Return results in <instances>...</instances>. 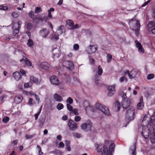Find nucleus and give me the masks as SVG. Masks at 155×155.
<instances>
[{
    "mask_svg": "<svg viewBox=\"0 0 155 155\" xmlns=\"http://www.w3.org/2000/svg\"><path fill=\"white\" fill-rule=\"evenodd\" d=\"M79 45L78 44H75L74 45L73 48L74 50H77L79 49Z\"/></svg>",
    "mask_w": 155,
    "mask_h": 155,
    "instance_id": "nucleus-55",
    "label": "nucleus"
},
{
    "mask_svg": "<svg viewBox=\"0 0 155 155\" xmlns=\"http://www.w3.org/2000/svg\"><path fill=\"white\" fill-rule=\"evenodd\" d=\"M50 79L51 82L53 84L58 85L61 83V81L59 80L58 78L55 76H51Z\"/></svg>",
    "mask_w": 155,
    "mask_h": 155,
    "instance_id": "nucleus-8",
    "label": "nucleus"
},
{
    "mask_svg": "<svg viewBox=\"0 0 155 155\" xmlns=\"http://www.w3.org/2000/svg\"><path fill=\"white\" fill-rule=\"evenodd\" d=\"M28 15L29 17L31 18H32L33 20H36V18H37V15H34V12L32 11H30L28 13Z\"/></svg>",
    "mask_w": 155,
    "mask_h": 155,
    "instance_id": "nucleus-24",
    "label": "nucleus"
},
{
    "mask_svg": "<svg viewBox=\"0 0 155 155\" xmlns=\"http://www.w3.org/2000/svg\"><path fill=\"white\" fill-rule=\"evenodd\" d=\"M22 24V23L20 21H18L17 22H13L12 30L13 35H15L18 33Z\"/></svg>",
    "mask_w": 155,
    "mask_h": 155,
    "instance_id": "nucleus-3",
    "label": "nucleus"
},
{
    "mask_svg": "<svg viewBox=\"0 0 155 155\" xmlns=\"http://www.w3.org/2000/svg\"><path fill=\"white\" fill-rule=\"evenodd\" d=\"M66 102L69 103V104H71L72 103L73 101L71 97H69L66 100Z\"/></svg>",
    "mask_w": 155,
    "mask_h": 155,
    "instance_id": "nucleus-50",
    "label": "nucleus"
},
{
    "mask_svg": "<svg viewBox=\"0 0 155 155\" xmlns=\"http://www.w3.org/2000/svg\"><path fill=\"white\" fill-rule=\"evenodd\" d=\"M49 31L46 29H43L40 31V34L43 38H45L48 35Z\"/></svg>",
    "mask_w": 155,
    "mask_h": 155,
    "instance_id": "nucleus-14",
    "label": "nucleus"
},
{
    "mask_svg": "<svg viewBox=\"0 0 155 155\" xmlns=\"http://www.w3.org/2000/svg\"><path fill=\"white\" fill-rule=\"evenodd\" d=\"M43 18L44 21L46 22H47V21L50 19L48 17V16H45Z\"/></svg>",
    "mask_w": 155,
    "mask_h": 155,
    "instance_id": "nucleus-63",
    "label": "nucleus"
},
{
    "mask_svg": "<svg viewBox=\"0 0 155 155\" xmlns=\"http://www.w3.org/2000/svg\"><path fill=\"white\" fill-rule=\"evenodd\" d=\"M107 90L108 91L107 94L108 96H113L115 93V86L113 85L108 86L107 87Z\"/></svg>",
    "mask_w": 155,
    "mask_h": 155,
    "instance_id": "nucleus-10",
    "label": "nucleus"
},
{
    "mask_svg": "<svg viewBox=\"0 0 155 155\" xmlns=\"http://www.w3.org/2000/svg\"><path fill=\"white\" fill-rule=\"evenodd\" d=\"M94 107L97 109L101 110L106 115L109 116L110 114V112L108 107L99 103H96Z\"/></svg>",
    "mask_w": 155,
    "mask_h": 155,
    "instance_id": "nucleus-4",
    "label": "nucleus"
},
{
    "mask_svg": "<svg viewBox=\"0 0 155 155\" xmlns=\"http://www.w3.org/2000/svg\"><path fill=\"white\" fill-rule=\"evenodd\" d=\"M37 148H38V153H39V155H42L43 154V153L41 151V147L38 145H37Z\"/></svg>",
    "mask_w": 155,
    "mask_h": 155,
    "instance_id": "nucleus-45",
    "label": "nucleus"
},
{
    "mask_svg": "<svg viewBox=\"0 0 155 155\" xmlns=\"http://www.w3.org/2000/svg\"><path fill=\"white\" fill-rule=\"evenodd\" d=\"M45 119L44 118H40L39 120V122L42 125H43V124L45 121Z\"/></svg>",
    "mask_w": 155,
    "mask_h": 155,
    "instance_id": "nucleus-53",
    "label": "nucleus"
},
{
    "mask_svg": "<svg viewBox=\"0 0 155 155\" xmlns=\"http://www.w3.org/2000/svg\"><path fill=\"white\" fill-rule=\"evenodd\" d=\"M124 75H126L127 74H128V75L129 78H131V74L129 72V71L126 70L124 71Z\"/></svg>",
    "mask_w": 155,
    "mask_h": 155,
    "instance_id": "nucleus-59",
    "label": "nucleus"
},
{
    "mask_svg": "<svg viewBox=\"0 0 155 155\" xmlns=\"http://www.w3.org/2000/svg\"><path fill=\"white\" fill-rule=\"evenodd\" d=\"M30 80L37 85H39L40 84L41 81L39 80L38 78L34 76H30Z\"/></svg>",
    "mask_w": 155,
    "mask_h": 155,
    "instance_id": "nucleus-19",
    "label": "nucleus"
},
{
    "mask_svg": "<svg viewBox=\"0 0 155 155\" xmlns=\"http://www.w3.org/2000/svg\"><path fill=\"white\" fill-rule=\"evenodd\" d=\"M73 136L76 138H80L81 137V134L76 132H73L72 133Z\"/></svg>",
    "mask_w": 155,
    "mask_h": 155,
    "instance_id": "nucleus-38",
    "label": "nucleus"
},
{
    "mask_svg": "<svg viewBox=\"0 0 155 155\" xmlns=\"http://www.w3.org/2000/svg\"><path fill=\"white\" fill-rule=\"evenodd\" d=\"M136 148V146L135 145H134L131 147L130 149L132 151V155H136V153L135 152Z\"/></svg>",
    "mask_w": 155,
    "mask_h": 155,
    "instance_id": "nucleus-26",
    "label": "nucleus"
},
{
    "mask_svg": "<svg viewBox=\"0 0 155 155\" xmlns=\"http://www.w3.org/2000/svg\"><path fill=\"white\" fill-rule=\"evenodd\" d=\"M107 63L110 62L112 58V56L110 54H108L107 56Z\"/></svg>",
    "mask_w": 155,
    "mask_h": 155,
    "instance_id": "nucleus-34",
    "label": "nucleus"
},
{
    "mask_svg": "<svg viewBox=\"0 0 155 155\" xmlns=\"http://www.w3.org/2000/svg\"><path fill=\"white\" fill-rule=\"evenodd\" d=\"M38 20L39 21H41V22H42L43 20V18H41V17L39 16L38 15L37 16V18H36V20Z\"/></svg>",
    "mask_w": 155,
    "mask_h": 155,
    "instance_id": "nucleus-61",
    "label": "nucleus"
},
{
    "mask_svg": "<svg viewBox=\"0 0 155 155\" xmlns=\"http://www.w3.org/2000/svg\"><path fill=\"white\" fill-rule=\"evenodd\" d=\"M34 136V135H29L27 134L25 135V137L26 139H28L33 138Z\"/></svg>",
    "mask_w": 155,
    "mask_h": 155,
    "instance_id": "nucleus-49",
    "label": "nucleus"
},
{
    "mask_svg": "<svg viewBox=\"0 0 155 155\" xmlns=\"http://www.w3.org/2000/svg\"><path fill=\"white\" fill-rule=\"evenodd\" d=\"M148 27L149 31H150L153 34L155 35V22H149Z\"/></svg>",
    "mask_w": 155,
    "mask_h": 155,
    "instance_id": "nucleus-9",
    "label": "nucleus"
},
{
    "mask_svg": "<svg viewBox=\"0 0 155 155\" xmlns=\"http://www.w3.org/2000/svg\"><path fill=\"white\" fill-rule=\"evenodd\" d=\"M9 120V118L8 117H5L2 119V122L4 123H7Z\"/></svg>",
    "mask_w": 155,
    "mask_h": 155,
    "instance_id": "nucleus-47",
    "label": "nucleus"
},
{
    "mask_svg": "<svg viewBox=\"0 0 155 155\" xmlns=\"http://www.w3.org/2000/svg\"><path fill=\"white\" fill-rule=\"evenodd\" d=\"M64 107L63 105L61 103H59L58 104L57 106V108L58 110H61Z\"/></svg>",
    "mask_w": 155,
    "mask_h": 155,
    "instance_id": "nucleus-42",
    "label": "nucleus"
},
{
    "mask_svg": "<svg viewBox=\"0 0 155 155\" xmlns=\"http://www.w3.org/2000/svg\"><path fill=\"white\" fill-rule=\"evenodd\" d=\"M103 70L100 65L98 66V71L97 72V73L99 76H101L102 75L103 73Z\"/></svg>",
    "mask_w": 155,
    "mask_h": 155,
    "instance_id": "nucleus-33",
    "label": "nucleus"
},
{
    "mask_svg": "<svg viewBox=\"0 0 155 155\" xmlns=\"http://www.w3.org/2000/svg\"><path fill=\"white\" fill-rule=\"evenodd\" d=\"M67 109L70 111H71L73 110V107L72 106L69 104H67Z\"/></svg>",
    "mask_w": 155,
    "mask_h": 155,
    "instance_id": "nucleus-52",
    "label": "nucleus"
},
{
    "mask_svg": "<svg viewBox=\"0 0 155 155\" xmlns=\"http://www.w3.org/2000/svg\"><path fill=\"white\" fill-rule=\"evenodd\" d=\"M12 15L13 17L16 18L18 16V12H14L12 13Z\"/></svg>",
    "mask_w": 155,
    "mask_h": 155,
    "instance_id": "nucleus-51",
    "label": "nucleus"
},
{
    "mask_svg": "<svg viewBox=\"0 0 155 155\" xmlns=\"http://www.w3.org/2000/svg\"><path fill=\"white\" fill-rule=\"evenodd\" d=\"M115 146L114 143H111L109 146L108 150L107 147L102 144H99L97 147V151L100 153V154L103 155L104 153L105 155H112V152L114 151Z\"/></svg>",
    "mask_w": 155,
    "mask_h": 155,
    "instance_id": "nucleus-2",
    "label": "nucleus"
},
{
    "mask_svg": "<svg viewBox=\"0 0 155 155\" xmlns=\"http://www.w3.org/2000/svg\"><path fill=\"white\" fill-rule=\"evenodd\" d=\"M92 124L90 122L89 123H84L81 126V128L83 130L87 129V130H91L92 127Z\"/></svg>",
    "mask_w": 155,
    "mask_h": 155,
    "instance_id": "nucleus-11",
    "label": "nucleus"
},
{
    "mask_svg": "<svg viewBox=\"0 0 155 155\" xmlns=\"http://www.w3.org/2000/svg\"><path fill=\"white\" fill-rule=\"evenodd\" d=\"M89 54L95 53L97 49V46L96 45H90L89 47Z\"/></svg>",
    "mask_w": 155,
    "mask_h": 155,
    "instance_id": "nucleus-18",
    "label": "nucleus"
},
{
    "mask_svg": "<svg viewBox=\"0 0 155 155\" xmlns=\"http://www.w3.org/2000/svg\"><path fill=\"white\" fill-rule=\"evenodd\" d=\"M35 104V102L33 99L29 98L28 103V104L30 106H32Z\"/></svg>",
    "mask_w": 155,
    "mask_h": 155,
    "instance_id": "nucleus-28",
    "label": "nucleus"
},
{
    "mask_svg": "<svg viewBox=\"0 0 155 155\" xmlns=\"http://www.w3.org/2000/svg\"><path fill=\"white\" fill-rule=\"evenodd\" d=\"M143 99V98L142 96H141L140 98V101L137 105V108L139 110L142 109L143 107L144 103Z\"/></svg>",
    "mask_w": 155,
    "mask_h": 155,
    "instance_id": "nucleus-16",
    "label": "nucleus"
},
{
    "mask_svg": "<svg viewBox=\"0 0 155 155\" xmlns=\"http://www.w3.org/2000/svg\"><path fill=\"white\" fill-rule=\"evenodd\" d=\"M2 37L3 39L5 40L6 41H9L11 38V36H9L8 37H7V36L6 35L2 36Z\"/></svg>",
    "mask_w": 155,
    "mask_h": 155,
    "instance_id": "nucleus-44",
    "label": "nucleus"
},
{
    "mask_svg": "<svg viewBox=\"0 0 155 155\" xmlns=\"http://www.w3.org/2000/svg\"><path fill=\"white\" fill-rule=\"evenodd\" d=\"M13 75L14 78L16 80H19L21 78L20 73L18 71H15L13 73Z\"/></svg>",
    "mask_w": 155,
    "mask_h": 155,
    "instance_id": "nucleus-20",
    "label": "nucleus"
},
{
    "mask_svg": "<svg viewBox=\"0 0 155 155\" xmlns=\"http://www.w3.org/2000/svg\"><path fill=\"white\" fill-rule=\"evenodd\" d=\"M67 63L68 65V69H69V70H71L73 68L74 65L73 63L71 61H67Z\"/></svg>",
    "mask_w": 155,
    "mask_h": 155,
    "instance_id": "nucleus-29",
    "label": "nucleus"
},
{
    "mask_svg": "<svg viewBox=\"0 0 155 155\" xmlns=\"http://www.w3.org/2000/svg\"><path fill=\"white\" fill-rule=\"evenodd\" d=\"M66 23L67 25H69L71 27H72L74 26V22L72 21L70 19L67 20L66 21Z\"/></svg>",
    "mask_w": 155,
    "mask_h": 155,
    "instance_id": "nucleus-30",
    "label": "nucleus"
},
{
    "mask_svg": "<svg viewBox=\"0 0 155 155\" xmlns=\"http://www.w3.org/2000/svg\"><path fill=\"white\" fill-rule=\"evenodd\" d=\"M60 56L58 54H54L53 56V58L54 59L60 57Z\"/></svg>",
    "mask_w": 155,
    "mask_h": 155,
    "instance_id": "nucleus-60",
    "label": "nucleus"
},
{
    "mask_svg": "<svg viewBox=\"0 0 155 155\" xmlns=\"http://www.w3.org/2000/svg\"><path fill=\"white\" fill-rule=\"evenodd\" d=\"M150 126L147 124L146 126L143 127L141 134L145 139L148 138L150 134V139L151 143H155V123L150 130Z\"/></svg>",
    "mask_w": 155,
    "mask_h": 155,
    "instance_id": "nucleus-1",
    "label": "nucleus"
},
{
    "mask_svg": "<svg viewBox=\"0 0 155 155\" xmlns=\"http://www.w3.org/2000/svg\"><path fill=\"white\" fill-rule=\"evenodd\" d=\"M54 98L56 101L59 102L63 100L61 96L56 93L54 94Z\"/></svg>",
    "mask_w": 155,
    "mask_h": 155,
    "instance_id": "nucleus-21",
    "label": "nucleus"
},
{
    "mask_svg": "<svg viewBox=\"0 0 155 155\" xmlns=\"http://www.w3.org/2000/svg\"><path fill=\"white\" fill-rule=\"evenodd\" d=\"M32 25L31 23H28L27 26V29L28 30H31L32 29Z\"/></svg>",
    "mask_w": 155,
    "mask_h": 155,
    "instance_id": "nucleus-46",
    "label": "nucleus"
},
{
    "mask_svg": "<svg viewBox=\"0 0 155 155\" xmlns=\"http://www.w3.org/2000/svg\"><path fill=\"white\" fill-rule=\"evenodd\" d=\"M151 0H148L147 1L145 2L141 5V7H144L147 5L150 2Z\"/></svg>",
    "mask_w": 155,
    "mask_h": 155,
    "instance_id": "nucleus-56",
    "label": "nucleus"
},
{
    "mask_svg": "<svg viewBox=\"0 0 155 155\" xmlns=\"http://www.w3.org/2000/svg\"><path fill=\"white\" fill-rule=\"evenodd\" d=\"M131 78H130V79H132V78H134L136 77L137 75V73L134 70H133L131 72Z\"/></svg>",
    "mask_w": 155,
    "mask_h": 155,
    "instance_id": "nucleus-27",
    "label": "nucleus"
},
{
    "mask_svg": "<svg viewBox=\"0 0 155 155\" xmlns=\"http://www.w3.org/2000/svg\"><path fill=\"white\" fill-rule=\"evenodd\" d=\"M42 9L41 7H37L35 8V13H38L42 11Z\"/></svg>",
    "mask_w": 155,
    "mask_h": 155,
    "instance_id": "nucleus-41",
    "label": "nucleus"
},
{
    "mask_svg": "<svg viewBox=\"0 0 155 155\" xmlns=\"http://www.w3.org/2000/svg\"><path fill=\"white\" fill-rule=\"evenodd\" d=\"M121 94L122 95V97L123 99V100H127V97L126 93H124L123 92H122Z\"/></svg>",
    "mask_w": 155,
    "mask_h": 155,
    "instance_id": "nucleus-54",
    "label": "nucleus"
},
{
    "mask_svg": "<svg viewBox=\"0 0 155 155\" xmlns=\"http://www.w3.org/2000/svg\"><path fill=\"white\" fill-rule=\"evenodd\" d=\"M54 9L53 8H51L50 9L48 10V17L49 18L51 19L52 18V16L51 14V12H54Z\"/></svg>",
    "mask_w": 155,
    "mask_h": 155,
    "instance_id": "nucleus-23",
    "label": "nucleus"
},
{
    "mask_svg": "<svg viewBox=\"0 0 155 155\" xmlns=\"http://www.w3.org/2000/svg\"><path fill=\"white\" fill-rule=\"evenodd\" d=\"M130 103L129 99L123 100L122 102V106L124 109H127L129 107Z\"/></svg>",
    "mask_w": 155,
    "mask_h": 155,
    "instance_id": "nucleus-12",
    "label": "nucleus"
},
{
    "mask_svg": "<svg viewBox=\"0 0 155 155\" xmlns=\"http://www.w3.org/2000/svg\"><path fill=\"white\" fill-rule=\"evenodd\" d=\"M136 28V31H138L140 30V22L139 21L137 20L136 21V23L135 24Z\"/></svg>",
    "mask_w": 155,
    "mask_h": 155,
    "instance_id": "nucleus-39",
    "label": "nucleus"
},
{
    "mask_svg": "<svg viewBox=\"0 0 155 155\" xmlns=\"http://www.w3.org/2000/svg\"><path fill=\"white\" fill-rule=\"evenodd\" d=\"M65 29L63 26H60L59 29L57 30V32L60 35L65 32Z\"/></svg>",
    "mask_w": 155,
    "mask_h": 155,
    "instance_id": "nucleus-22",
    "label": "nucleus"
},
{
    "mask_svg": "<svg viewBox=\"0 0 155 155\" xmlns=\"http://www.w3.org/2000/svg\"><path fill=\"white\" fill-rule=\"evenodd\" d=\"M42 107V106H41V107L39 108V111H38V112L36 114H35L34 115V116L35 117V120H37L38 119V117L39 116V114H40L41 111Z\"/></svg>",
    "mask_w": 155,
    "mask_h": 155,
    "instance_id": "nucleus-32",
    "label": "nucleus"
},
{
    "mask_svg": "<svg viewBox=\"0 0 155 155\" xmlns=\"http://www.w3.org/2000/svg\"><path fill=\"white\" fill-rule=\"evenodd\" d=\"M155 119V112L154 113L153 115L151 116V117L150 118L148 117H144L142 120V122L147 120V124H148V126H152L154 122V120Z\"/></svg>",
    "mask_w": 155,
    "mask_h": 155,
    "instance_id": "nucleus-6",
    "label": "nucleus"
},
{
    "mask_svg": "<svg viewBox=\"0 0 155 155\" xmlns=\"http://www.w3.org/2000/svg\"><path fill=\"white\" fill-rule=\"evenodd\" d=\"M23 99V97L21 95H16L14 98V102L17 104L21 102Z\"/></svg>",
    "mask_w": 155,
    "mask_h": 155,
    "instance_id": "nucleus-15",
    "label": "nucleus"
},
{
    "mask_svg": "<svg viewBox=\"0 0 155 155\" xmlns=\"http://www.w3.org/2000/svg\"><path fill=\"white\" fill-rule=\"evenodd\" d=\"M73 114L75 115H78L79 114V113L78 112V110L77 109H74V110H72Z\"/></svg>",
    "mask_w": 155,
    "mask_h": 155,
    "instance_id": "nucleus-57",
    "label": "nucleus"
},
{
    "mask_svg": "<svg viewBox=\"0 0 155 155\" xmlns=\"http://www.w3.org/2000/svg\"><path fill=\"white\" fill-rule=\"evenodd\" d=\"M65 143L67 150L68 151H70L71 150L70 141L69 140H66L65 141Z\"/></svg>",
    "mask_w": 155,
    "mask_h": 155,
    "instance_id": "nucleus-25",
    "label": "nucleus"
},
{
    "mask_svg": "<svg viewBox=\"0 0 155 155\" xmlns=\"http://www.w3.org/2000/svg\"><path fill=\"white\" fill-rule=\"evenodd\" d=\"M135 116V111L134 108L132 107H130L127 110L126 114V118L130 121L134 119Z\"/></svg>",
    "mask_w": 155,
    "mask_h": 155,
    "instance_id": "nucleus-5",
    "label": "nucleus"
},
{
    "mask_svg": "<svg viewBox=\"0 0 155 155\" xmlns=\"http://www.w3.org/2000/svg\"><path fill=\"white\" fill-rule=\"evenodd\" d=\"M70 129L71 131H74L78 128L77 124L72 120L69 119L68 123Z\"/></svg>",
    "mask_w": 155,
    "mask_h": 155,
    "instance_id": "nucleus-7",
    "label": "nucleus"
},
{
    "mask_svg": "<svg viewBox=\"0 0 155 155\" xmlns=\"http://www.w3.org/2000/svg\"><path fill=\"white\" fill-rule=\"evenodd\" d=\"M39 66L43 69L48 70L50 68V65L47 62H44L41 63L39 64Z\"/></svg>",
    "mask_w": 155,
    "mask_h": 155,
    "instance_id": "nucleus-13",
    "label": "nucleus"
},
{
    "mask_svg": "<svg viewBox=\"0 0 155 155\" xmlns=\"http://www.w3.org/2000/svg\"><path fill=\"white\" fill-rule=\"evenodd\" d=\"M135 42L136 46L138 48L139 51L143 53L144 49L140 43L137 40L135 41Z\"/></svg>",
    "mask_w": 155,
    "mask_h": 155,
    "instance_id": "nucleus-17",
    "label": "nucleus"
},
{
    "mask_svg": "<svg viewBox=\"0 0 155 155\" xmlns=\"http://www.w3.org/2000/svg\"><path fill=\"white\" fill-rule=\"evenodd\" d=\"M154 75L153 74H148L147 77V79L148 80H150L154 78Z\"/></svg>",
    "mask_w": 155,
    "mask_h": 155,
    "instance_id": "nucleus-48",
    "label": "nucleus"
},
{
    "mask_svg": "<svg viewBox=\"0 0 155 155\" xmlns=\"http://www.w3.org/2000/svg\"><path fill=\"white\" fill-rule=\"evenodd\" d=\"M27 44L28 46L30 47H31L33 45V42L32 40L31 39V38H29Z\"/></svg>",
    "mask_w": 155,
    "mask_h": 155,
    "instance_id": "nucleus-36",
    "label": "nucleus"
},
{
    "mask_svg": "<svg viewBox=\"0 0 155 155\" xmlns=\"http://www.w3.org/2000/svg\"><path fill=\"white\" fill-rule=\"evenodd\" d=\"M120 104L117 101L115 102V108H117V111H119L120 108Z\"/></svg>",
    "mask_w": 155,
    "mask_h": 155,
    "instance_id": "nucleus-35",
    "label": "nucleus"
},
{
    "mask_svg": "<svg viewBox=\"0 0 155 155\" xmlns=\"http://www.w3.org/2000/svg\"><path fill=\"white\" fill-rule=\"evenodd\" d=\"M60 35L58 33V34L53 33L52 34V37L53 38L58 40L59 39V36Z\"/></svg>",
    "mask_w": 155,
    "mask_h": 155,
    "instance_id": "nucleus-40",
    "label": "nucleus"
},
{
    "mask_svg": "<svg viewBox=\"0 0 155 155\" xmlns=\"http://www.w3.org/2000/svg\"><path fill=\"white\" fill-rule=\"evenodd\" d=\"M152 16L155 18V7L152 9Z\"/></svg>",
    "mask_w": 155,
    "mask_h": 155,
    "instance_id": "nucleus-62",
    "label": "nucleus"
},
{
    "mask_svg": "<svg viewBox=\"0 0 155 155\" xmlns=\"http://www.w3.org/2000/svg\"><path fill=\"white\" fill-rule=\"evenodd\" d=\"M81 118L78 116H76L74 117V120L76 122H78L81 120Z\"/></svg>",
    "mask_w": 155,
    "mask_h": 155,
    "instance_id": "nucleus-58",
    "label": "nucleus"
},
{
    "mask_svg": "<svg viewBox=\"0 0 155 155\" xmlns=\"http://www.w3.org/2000/svg\"><path fill=\"white\" fill-rule=\"evenodd\" d=\"M55 153L56 155H61L62 154V152L59 150L56 151Z\"/></svg>",
    "mask_w": 155,
    "mask_h": 155,
    "instance_id": "nucleus-64",
    "label": "nucleus"
},
{
    "mask_svg": "<svg viewBox=\"0 0 155 155\" xmlns=\"http://www.w3.org/2000/svg\"><path fill=\"white\" fill-rule=\"evenodd\" d=\"M95 82L96 84L98 85L100 81V77L96 74L94 77Z\"/></svg>",
    "mask_w": 155,
    "mask_h": 155,
    "instance_id": "nucleus-31",
    "label": "nucleus"
},
{
    "mask_svg": "<svg viewBox=\"0 0 155 155\" xmlns=\"http://www.w3.org/2000/svg\"><path fill=\"white\" fill-rule=\"evenodd\" d=\"M25 64L28 66H32V64L31 62L26 58H25Z\"/></svg>",
    "mask_w": 155,
    "mask_h": 155,
    "instance_id": "nucleus-37",
    "label": "nucleus"
},
{
    "mask_svg": "<svg viewBox=\"0 0 155 155\" xmlns=\"http://www.w3.org/2000/svg\"><path fill=\"white\" fill-rule=\"evenodd\" d=\"M124 81H125V82H127V78L125 76H123L120 78L119 81L120 82H123Z\"/></svg>",
    "mask_w": 155,
    "mask_h": 155,
    "instance_id": "nucleus-43",
    "label": "nucleus"
}]
</instances>
